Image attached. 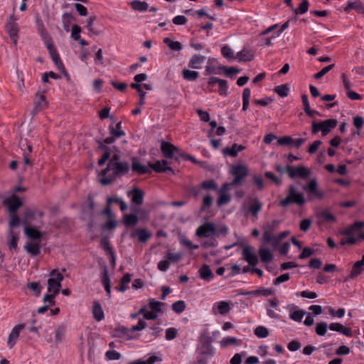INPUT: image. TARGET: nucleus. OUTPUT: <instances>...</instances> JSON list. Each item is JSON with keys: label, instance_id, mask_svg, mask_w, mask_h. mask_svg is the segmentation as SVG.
<instances>
[{"label": "nucleus", "instance_id": "f704fd0d", "mask_svg": "<svg viewBox=\"0 0 364 364\" xmlns=\"http://www.w3.org/2000/svg\"><path fill=\"white\" fill-rule=\"evenodd\" d=\"M317 217L326 222H335L336 220V217L327 209L321 210L318 212Z\"/></svg>", "mask_w": 364, "mask_h": 364}, {"label": "nucleus", "instance_id": "0e129e2a", "mask_svg": "<svg viewBox=\"0 0 364 364\" xmlns=\"http://www.w3.org/2000/svg\"><path fill=\"white\" fill-rule=\"evenodd\" d=\"M105 355L108 360H117L120 359V358H121L120 353L114 350L107 351L105 353Z\"/></svg>", "mask_w": 364, "mask_h": 364}, {"label": "nucleus", "instance_id": "72a5a7b5", "mask_svg": "<svg viewBox=\"0 0 364 364\" xmlns=\"http://www.w3.org/2000/svg\"><path fill=\"white\" fill-rule=\"evenodd\" d=\"M139 218L134 214H125L123 218V223L127 227L134 226L137 224Z\"/></svg>", "mask_w": 364, "mask_h": 364}, {"label": "nucleus", "instance_id": "de8ad7c7", "mask_svg": "<svg viewBox=\"0 0 364 364\" xmlns=\"http://www.w3.org/2000/svg\"><path fill=\"white\" fill-rule=\"evenodd\" d=\"M49 293H50L49 294L44 295L43 301L45 304H46L47 306H48L50 307V306H53L55 305V298L58 294L53 293V292H49Z\"/></svg>", "mask_w": 364, "mask_h": 364}, {"label": "nucleus", "instance_id": "3c124183", "mask_svg": "<svg viewBox=\"0 0 364 364\" xmlns=\"http://www.w3.org/2000/svg\"><path fill=\"white\" fill-rule=\"evenodd\" d=\"M149 306L151 310L156 313L161 311V306L164 305V303L158 301H155L154 299H149Z\"/></svg>", "mask_w": 364, "mask_h": 364}, {"label": "nucleus", "instance_id": "4d7b16f0", "mask_svg": "<svg viewBox=\"0 0 364 364\" xmlns=\"http://www.w3.org/2000/svg\"><path fill=\"white\" fill-rule=\"evenodd\" d=\"M21 220L16 212L11 213V220L9 221V226L11 228L19 226Z\"/></svg>", "mask_w": 364, "mask_h": 364}, {"label": "nucleus", "instance_id": "473e14b6", "mask_svg": "<svg viewBox=\"0 0 364 364\" xmlns=\"http://www.w3.org/2000/svg\"><path fill=\"white\" fill-rule=\"evenodd\" d=\"M67 327L65 324L58 326L55 330V340L56 343H60L63 341L66 333Z\"/></svg>", "mask_w": 364, "mask_h": 364}, {"label": "nucleus", "instance_id": "09e8293b", "mask_svg": "<svg viewBox=\"0 0 364 364\" xmlns=\"http://www.w3.org/2000/svg\"><path fill=\"white\" fill-rule=\"evenodd\" d=\"M309 1L307 0H303L300 4L299 7L294 9V12L296 15L304 14L307 12L309 9Z\"/></svg>", "mask_w": 364, "mask_h": 364}, {"label": "nucleus", "instance_id": "bf43d9fd", "mask_svg": "<svg viewBox=\"0 0 364 364\" xmlns=\"http://www.w3.org/2000/svg\"><path fill=\"white\" fill-rule=\"evenodd\" d=\"M6 27L11 38H15L18 37L17 25H6Z\"/></svg>", "mask_w": 364, "mask_h": 364}, {"label": "nucleus", "instance_id": "423d86ee", "mask_svg": "<svg viewBox=\"0 0 364 364\" xmlns=\"http://www.w3.org/2000/svg\"><path fill=\"white\" fill-rule=\"evenodd\" d=\"M50 278L48 280V291L58 294L61 282L63 280V275L56 269H53L50 273Z\"/></svg>", "mask_w": 364, "mask_h": 364}, {"label": "nucleus", "instance_id": "20e7f679", "mask_svg": "<svg viewBox=\"0 0 364 364\" xmlns=\"http://www.w3.org/2000/svg\"><path fill=\"white\" fill-rule=\"evenodd\" d=\"M338 124L336 119H329L321 122L314 121L312 122L311 133L316 134L318 132H321L322 136H326Z\"/></svg>", "mask_w": 364, "mask_h": 364}, {"label": "nucleus", "instance_id": "5701e85b", "mask_svg": "<svg viewBox=\"0 0 364 364\" xmlns=\"http://www.w3.org/2000/svg\"><path fill=\"white\" fill-rule=\"evenodd\" d=\"M92 314L95 319L97 321H100L105 318L103 309L101 306L100 303L98 301H95L92 306Z\"/></svg>", "mask_w": 364, "mask_h": 364}, {"label": "nucleus", "instance_id": "ea45409f", "mask_svg": "<svg viewBox=\"0 0 364 364\" xmlns=\"http://www.w3.org/2000/svg\"><path fill=\"white\" fill-rule=\"evenodd\" d=\"M221 53L223 56L228 59V60H233L236 58V56L234 55L232 50L228 45L223 46L222 47Z\"/></svg>", "mask_w": 364, "mask_h": 364}, {"label": "nucleus", "instance_id": "cd10ccee", "mask_svg": "<svg viewBox=\"0 0 364 364\" xmlns=\"http://www.w3.org/2000/svg\"><path fill=\"white\" fill-rule=\"evenodd\" d=\"M200 277L207 282H210L213 278V274L210 267L207 264H203L199 270Z\"/></svg>", "mask_w": 364, "mask_h": 364}, {"label": "nucleus", "instance_id": "5fc2aeb1", "mask_svg": "<svg viewBox=\"0 0 364 364\" xmlns=\"http://www.w3.org/2000/svg\"><path fill=\"white\" fill-rule=\"evenodd\" d=\"M306 312L303 310H297L293 311L290 314V318L296 322H301Z\"/></svg>", "mask_w": 364, "mask_h": 364}, {"label": "nucleus", "instance_id": "603ef678", "mask_svg": "<svg viewBox=\"0 0 364 364\" xmlns=\"http://www.w3.org/2000/svg\"><path fill=\"white\" fill-rule=\"evenodd\" d=\"M218 309L221 315H225L230 311V304L226 301H220L218 303Z\"/></svg>", "mask_w": 364, "mask_h": 364}, {"label": "nucleus", "instance_id": "c756f323", "mask_svg": "<svg viewBox=\"0 0 364 364\" xmlns=\"http://www.w3.org/2000/svg\"><path fill=\"white\" fill-rule=\"evenodd\" d=\"M259 255L260 256L261 261L263 263H269L273 259L272 253L267 248L260 247L259 250Z\"/></svg>", "mask_w": 364, "mask_h": 364}, {"label": "nucleus", "instance_id": "2f4dec72", "mask_svg": "<svg viewBox=\"0 0 364 364\" xmlns=\"http://www.w3.org/2000/svg\"><path fill=\"white\" fill-rule=\"evenodd\" d=\"M131 7L137 11H145L149 8V4L146 1H141L139 0H134L130 2Z\"/></svg>", "mask_w": 364, "mask_h": 364}, {"label": "nucleus", "instance_id": "7c9ffc66", "mask_svg": "<svg viewBox=\"0 0 364 364\" xmlns=\"http://www.w3.org/2000/svg\"><path fill=\"white\" fill-rule=\"evenodd\" d=\"M163 43H165L171 50L178 52L182 49V44L180 42L173 41L170 38H164Z\"/></svg>", "mask_w": 364, "mask_h": 364}, {"label": "nucleus", "instance_id": "f8f14e48", "mask_svg": "<svg viewBox=\"0 0 364 364\" xmlns=\"http://www.w3.org/2000/svg\"><path fill=\"white\" fill-rule=\"evenodd\" d=\"M4 203L8 206L10 213L16 212L18 208L23 204L21 198L15 194L6 198L4 200Z\"/></svg>", "mask_w": 364, "mask_h": 364}, {"label": "nucleus", "instance_id": "6e6552de", "mask_svg": "<svg viewBox=\"0 0 364 364\" xmlns=\"http://www.w3.org/2000/svg\"><path fill=\"white\" fill-rule=\"evenodd\" d=\"M304 189L308 193L309 199L310 200H313L314 198L319 200L324 198L325 193L323 191L318 189V183L316 179L311 180L308 185L306 187H304Z\"/></svg>", "mask_w": 364, "mask_h": 364}, {"label": "nucleus", "instance_id": "4468645a", "mask_svg": "<svg viewBox=\"0 0 364 364\" xmlns=\"http://www.w3.org/2000/svg\"><path fill=\"white\" fill-rule=\"evenodd\" d=\"M129 197L131 198L132 203L140 205L144 201V192L139 188H135L127 193Z\"/></svg>", "mask_w": 364, "mask_h": 364}, {"label": "nucleus", "instance_id": "f03ea898", "mask_svg": "<svg viewBox=\"0 0 364 364\" xmlns=\"http://www.w3.org/2000/svg\"><path fill=\"white\" fill-rule=\"evenodd\" d=\"M213 338L210 336L203 335L197 348V363L208 364L215 353V349L212 346Z\"/></svg>", "mask_w": 364, "mask_h": 364}, {"label": "nucleus", "instance_id": "393cba45", "mask_svg": "<svg viewBox=\"0 0 364 364\" xmlns=\"http://www.w3.org/2000/svg\"><path fill=\"white\" fill-rule=\"evenodd\" d=\"M161 149L165 157L171 158L173 156L176 148L173 144L163 141L161 143Z\"/></svg>", "mask_w": 364, "mask_h": 364}, {"label": "nucleus", "instance_id": "dca6fc26", "mask_svg": "<svg viewBox=\"0 0 364 364\" xmlns=\"http://www.w3.org/2000/svg\"><path fill=\"white\" fill-rule=\"evenodd\" d=\"M25 324H19L16 326L11 331L8 338V346L10 348H12L16 344V341L19 336L20 331L23 329Z\"/></svg>", "mask_w": 364, "mask_h": 364}, {"label": "nucleus", "instance_id": "f257e3e1", "mask_svg": "<svg viewBox=\"0 0 364 364\" xmlns=\"http://www.w3.org/2000/svg\"><path fill=\"white\" fill-rule=\"evenodd\" d=\"M130 169L129 164L127 161H120L115 163H108L107 168L101 171L102 178L100 183L104 186L111 184L117 177H121L127 174Z\"/></svg>", "mask_w": 364, "mask_h": 364}, {"label": "nucleus", "instance_id": "1a4fd4ad", "mask_svg": "<svg viewBox=\"0 0 364 364\" xmlns=\"http://www.w3.org/2000/svg\"><path fill=\"white\" fill-rule=\"evenodd\" d=\"M287 172L291 178H294L296 176H299L301 178H307L311 172L310 170L304 166H299L296 168H294L291 166H287L286 167Z\"/></svg>", "mask_w": 364, "mask_h": 364}, {"label": "nucleus", "instance_id": "58836bf2", "mask_svg": "<svg viewBox=\"0 0 364 364\" xmlns=\"http://www.w3.org/2000/svg\"><path fill=\"white\" fill-rule=\"evenodd\" d=\"M122 122H119L115 127H109V132L111 135L114 136L117 138H120L125 135V132L121 129Z\"/></svg>", "mask_w": 364, "mask_h": 364}, {"label": "nucleus", "instance_id": "a878e982", "mask_svg": "<svg viewBox=\"0 0 364 364\" xmlns=\"http://www.w3.org/2000/svg\"><path fill=\"white\" fill-rule=\"evenodd\" d=\"M204 61L203 55L195 54L190 60L188 66L193 69H200Z\"/></svg>", "mask_w": 364, "mask_h": 364}, {"label": "nucleus", "instance_id": "c9c22d12", "mask_svg": "<svg viewBox=\"0 0 364 364\" xmlns=\"http://www.w3.org/2000/svg\"><path fill=\"white\" fill-rule=\"evenodd\" d=\"M26 250L33 256H37L40 253L41 246L36 242H28L25 245Z\"/></svg>", "mask_w": 364, "mask_h": 364}, {"label": "nucleus", "instance_id": "ddd939ff", "mask_svg": "<svg viewBox=\"0 0 364 364\" xmlns=\"http://www.w3.org/2000/svg\"><path fill=\"white\" fill-rule=\"evenodd\" d=\"M262 239L264 243L269 244L274 248L278 247L282 241L277 235L272 234L271 230H267L263 232Z\"/></svg>", "mask_w": 364, "mask_h": 364}, {"label": "nucleus", "instance_id": "49530a36", "mask_svg": "<svg viewBox=\"0 0 364 364\" xmlns=\"http://www.w3.org/2000/svg\"><path fill=\"white\" fill-rule=\"evenodd\" d=\"M255 334L258 337L261 338H267L269 336V330L262 326H257L255 331Z\"/></svg>", "mask_w": 364, "mask_h": 364}, {"label": "nucleus", "instance_id": "c03bdc74", "mask_svg": "<svg viewBox=\"0 0 364 364\" xmlns=\"http://www.w3.org/2000/svg\"><path fill=\"white\" fill-rule=\"evenodd\" d=\"M328 330V324L324 321L316 323L315 331L320 336H324Z\"/></svg>", "mask_w": 364, "mask_h": 364}, {"label": "nucleus", "instance_id": "13d9d810", "mask_svg": "<svg viewBox=\"0 0 364 364\" xmlns=\"http://www.w3.org/2000/svg\"><path fill=\"white\" fill-rule=\"evenodd\" d=\"M95 208V203L94 201V198L92 196H89L87 197V200L86 210H87V211H88V213L90 215H93Z\"/></svg>", "mask_w": 364, "mask_h": 364}, {"label": "nucleus", "instance_id": "f3484780", "mask_svg": "<svg viewBox=\"0 0 364 364\" xmlns=\"http://www.w3.org/2000/svg\"><path fill=\"white\" fill-rule=\"evenodd\" d=\"M364 272V255L362 256V259L360 260L356 261L353 265L350 274L349 275V279H353L358 277L360 274Z\"/></svg>", "mask_w": 364, "mask_h": 364}, {"label": "nucleus", "instance_id": "0eeeda50", "mask_svg": "<svg viewBox=\"0 0 364 364\" xmlns=\"http://www.w3.org/2000/svg\"><path fill=\"white\" fill-rule=\"evenodd\" d=\"M200 238H210L216 235L215 225L213 223H205L200 225L196 232Z\"/></svg>", "mask_w": 364, "mask_h": 364}, {"label": "nucleus", "instance_id": "9d476101", "mask_svg": "<svg viewBox=\"0 0 364 364\" xmlns=\"http://www.w3.org/2000/svg\"><path fill=\"white\" fill-rule=\"evenodd\" d=\"M43 215L44 213L41 210L27 208L25 209L23 215L22 223L28 225L33 220H36L37 216L42 218Z\"/></svg>", "mask_w": 364, "mask_h": 364}, {"label": "nucleus", "instance_id": "680f3d73", "mask_svg": "<svg viewBox=\"0 0 364 364\" xmlns=\"http://www.w3.org/2000/svg\"><path fill=\"white\" fill-rule=\"evenodd\" d=\"M202 188L206 190H216L218 186L213 180H208L202 183Z\"/></svg>", "mask_w": 364, "mask_h": 364}, {"label": "nucleus", "instance_id": "e433bc0d", "mask_svg": "<svg viewBox=\"0 0 364 364\" xmlns=\"http://www.w3.org/2000/svg\"><path fill=\"white\" fill-rule=\"evenodd\" d=\"M351 9H355L359 14H364V6L360 1H355V2L348 1L345 10L346 11H348Z\"/></svg>", "mask_w": 364, "mask_h": 364}, {"label": "nucleus", "instance_id": "79ce46f5", "mask_svg": "<svg viewBox=\"0 0 364 364\" xmlns=\"http://www.w3.org/2000/svg\"><path fill=\"white\" fill-rule=\"evenodd\" d=\"M274 91L281 97H285L289 95V88L287 84H283L275 87Z\"/></svg>", "mask_w": 364, "mask_h": 364}, {"label": "nucleus", "instance_id": "9b49d317", "mask_svg": "<svg viewBox=\"0 0 364 364\" xmlns=\"http://www.w3.org/2000/svg\"><path fill=\"white\" fill-rule=\"evenodd\" d=\"M253 249L250 245H245L242 249L243 259L249 263L250 265L255 267L258 262V257L253 252Z\"/></svg>", "mask_w": 364, "mask_h": 364}, {"label": "nucleus", "instance_id": "052dcab7", "mask_svg": "<svg viewBox=\"0 0 364 364\" xmlns=\"http://www.w3.org/2000/svg\"><path fill=\"white\" fill-rule=\"evenodd\" d=\"M80 26L77 24L73 25L71 30V37L75 41L80 40Z\"/></svg>", "mask_w": 364, "mask_h": 364}, {"label": "nucleus", "instance_id": "8fccbe9b", "mask_svg": "<svg viewBox=\"0 0 364 364\" xmlns=\"http://www.w3.org/2000/svg\"><path fill=\"white\" fill-rule=\"evenodd\" d=\"M262 203L258 200H255L253 204H252L249 210L252 213L253 216L257 217L258 213L262 210Z\"/></svg>", "mask_w": 364, "mask_h": 364}, {"label": "nucleus", "instance_id": "6ab92c4d", "mask_svg": "<svg viewBox=\"0 0 364 364\" xmlns=\"http://www.w3.org/2000/svg\"><path fill=\"white\" fill-rule=\"evenodd\" d=\"M149 166L157 173H164L168 170H171V168L168 166V163L166 160L149 163Z\"/></svg>", "mask_w": 364, "mask_h": 364}, {"label": "nucleus", "instance_id": "37998d69", "mask_svg": "<svg viewBox=\"0 0 364 364\" xmlns=\"http://www.w3.org/2000/svg\"><path fill=\"white\" fill-rule=\"evenodd\" d=\"M199 76L197 71L183 69V79L188 81H195Z\"/></svg>", "mask_w": 364, "mask_h": 364}, {"label": "nucleus", "instance_id": "e2e57ef3", "mask_svg": "<svg viewBox=\"0 0 364 364\" xmlns=\"http://www.w3.org/2000/svg\"><path fill=\"white\" fill-rule=\"evenodd\" d=\"M213 203V197L210 195H207L203 198V205L200 208L202 211L210 208Z\"/></svg>", "mask_w": 364, "mask_h": 364}, {"label": "nucleus", "instance_id": "4be33fe9", "mask_svg": "<svg viewBox=\"0 0 364 364\" xmlns=\"http://www.w3.org/2000/svg\"><path fill=\"white\" fill-rule=\"evenodd\" d=\"M24 233L27 237L31 240H37L42 237V233L37 228L30 225L25 226Z\"/></svg>", "mask_w": 364, "mask_h": 364}, {"label": "nucleus", "instance_id": "a19ab883", "mask_svg": "<svg viewBox=\"0 0 364 364\" xmlns=\"http://www.w3.org/2000/svg\"><path fill=\"white\" fill-rule=\"evenodd\" d=\"M96 21L95 16L90 17L87 19V24L86 28L89 31L90 35H95L98 36L100 34V32L97 31L94 27H93V23Z\"/></svg>", "mask_w": 364, "mask_h": 364}, {"label": "nucleus", "instance_id": "69168bd1", "mask_svg": "<svg viewBox=\"0 0 364 364\" xmlns=\"http://www.w3.org/2000/svg\"><path fill=\"white\" fill-rule=\"evenodd\" d=\"M246 353L245 351L236 353L230 360V364H240L242 357L245 356Z\"/></svg>", "mask_w": 364, "mask_h": 364}, {"label": "nucleus", "instance_id": "4c0bfd02", "mask_svg": "<svg viewBox=\"0 0 364 364\" xmlns=\"http://www.w3.org/2000/svg\"><path fill=\"white\" fill-rule=\"evenodd\" d=\"M165 258L167 259L171 264L176 263L181 260L182 258V253L181 252H173L171 250H168Z\"/></svg>", "mask_w": 364, "mask_h": 364}, {"label": "nucleus", "instance_id": "39448f33", "mask_svg": "<svg viewBox=\"0 0 364 364\" xmlns=\"http://www.w3.org/2000/svg\"><path fill=\"white\" fill-rule=\"evenodd\" d=\"M230 172L234 176V179L231 182L230 185L239 186L242 183V181L248 175V168L245 165H232L230 168Z\"/></svg>", "mask_w": 364, "mask_h": 364}, {"label": "nucleus", "instance_id": "bb28decb", "mask_svg": "<svg viewBox=\"0 0 364 364\" xmlns=\"http://www.w3.org/2000/svg\"><path fill=\"white\" fill-rule=\"evenodd\" d=\"M245 149V146L241 144H234L231 147H226L223 149V153L231 157L237 156L239 151Z\"/></svg>", "mask_w": 364, "mask_h": 364}, {"label": "nucleus", "instance_id": "b1692460", "mask_svg": "<svg viewBox=\"0 0 364 364\" xmlns=\"http://www.w3.org/2000/svg\"><path fill=\"white\" fill-rule=\"evenodd\" d=\"M102 283L105 287V289L107 294L109 298L111 297V285L110 279L108 275V269L107 266H105L102 272Z\"/></svg>", "mask_w": 364, "mask_h": 364}, {"label": "nucleus", "instance_id": "a211bd4d", "mask_svg": "<svg viewBox=\"0 0 364 364\" xmlns=\"http://www.w3.org/2000/svg\"><path fill=\"white\" fill-rule=\"evenodd\" d=\"M132 170L133 172L139 175H143L151 172L149 168L141 164L137 158L133 157L132 159Z\"/></svg>", "mask_w": 364, "mask_h": 364}, {"label": "nucleus", "instance_id": "7ed1b4c3", "mask_svg": "<svg viewBox=\"0 0 364 364\" xmlns=\"http://www.w3.org/2000/svg\"><path fill=\"white\" fill-rule=\"evenodd\" d=\"M306 203L304 194L298 192L296 187L293 185L289 186L288 194L287 197L279 201V205L282 207H287L290 204H296L299 206H302Z\"/></svg>", "mask_w": 364, "mask_h": 364}, {"label": "nucleus", "instance_id": "338daca9", "mask_svg": "<svg viewBox=\"0 0 364 364\" xmlns=\"http://www.w3.org/2000/svg\"><path fill=\"white\" fill-rule=\"evenodd\" d=\"M100 244L105 251L107 252L109 255H113L112 249L109 245L108 240L105 237H102L100 240Z\"/></svg>", "mask_w": 364, "mask_h": 364}, {"label": "nucleus", "instance_id": "c85d7f7f", "mask_svg": "<svg viewBox=\"0 0 364 364\" xmlns=\"http://www.w3.org/2000/svg\"><path fill=\"white\" fill-rule=\"evenodd\" d=\"M34 104L35 108L33 113L38 112L41 109L46 107L47 106V102L46 101V97L44 95L37 93Z\"/></svg>", "mask_w": 364, "mask_h": 364}, {"label": "nucleus", "instance_id": "aec40b11", "mask_svg": "<svg viewBox=\"0 0 364 364\" xmlns=\"http://www.w3.org/2000/svg\"><path fill=\"white\" fill-rule=\"evenodd\" d=\"M328 327L331 331L339 332L348 337L352 336L351 329L350 328L345 327L341 323H331Z\"/></svg>", "mask_w": 364, "mask_h": 364}, {"label": "nucleus", "instance_id": "6e6d98bb", "mask_svg": "<svg viewBox=\"0 0 364 364\" xmlns=\"http://www.w3.org/2000/svg\"><path fill=\"white\" fill-rule=\"evenodd\" d=\"M294 139L289 136H284L277 139L279 146H290L293 144Z\"/></svg>", "mask_w": 364, "mask_h": 364}, {"label": "nucleus", "instance_id": "864d4df0", "mask_svg": "<svg viewBox=\"0 0 364 364\" xmlns=\"http://www.w3.org/2000/svg\"><path fill=\"white\" fill-rule=\"evenodd\" d=\"M73 16L69 13H64L62 16V22L65 30L68 31L70 24L71 23Z\"/></svg>", "mask_w": 364, "mask_h": 364}, {"label": "nucleus", "instance_id": "a18cd8bd", "mask_svg": "<svg viewBox=\"0 0 364 364\" xmlns=\"http://www.w3.org/2000/svg\"><path fill=\"white\" fill-rule=\"evenodd\" d=\"M9 235L11 237L10 240L9 241V247L10 249L16 250L17 249V244L18 240V234L15 233L14 231L10 230Z\"/></svg>", "mask_w": 364, "mask_h": 364}, {"label": "nucleus", "instance_id": "412c9836", "mask_svg": "<svg viewBox=\"0 0 364 364\" xmlns=\"http://www.w3.org/2000/svg\"><path fill=\"white\" fill-rule=\"evenodd\" d=\"M236 58L240 62L251 61L254 59V53L246 48L237 53Z\"/></svg>", "mask_w": 364, "mask_h": 364}, {"label": "nucleus", "instance_id": "2eb2a0df", "mask_svg": "<svg viewBox=\"0 0 364 364\" xmlns=\"http://www.w3.org/2000/svg\"><path fill=\"white\" fill-rule=\"evenodd\" d=\"M138 237V240L140 242H146L151 237V234L146 228H138L133 231L130 237L134 238Z\"/></svg>", "mask_w": 364, "mask_h": 364}, {"label": "nucleus", "instance_id": "774afa93", "mask_svg": "<svg viewBox=\"0 0 364 364\" xmlns=\"http://www.w3.org/2000/svg\"><path fill=\"white\" fill-rule=\"evenodd\" d=\"M301 347V343L297 340H293L287 345V348L290 351H296L300 349Z\"/></svg>", "mask_w": 364, "mask_h": 364}]
</instances>
